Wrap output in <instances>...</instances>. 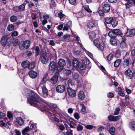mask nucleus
Wrapping results in <instances>:
<instances>
[{
    "mask_svg": "<svg viewBox=\"0 0 135 135\" xmlns=\"http://www.w3.org/2000/svg\"><path fill=\"white\" fill-rule=\"evenodd\" d=\"M67 92L68 95L72 97H74L76 95L75 91L70 88H68Z\"/></svg>",
    "mask_w": 135,
    "mask_h": 135,
    "instance_id": "obj_9",
    "label": "nucleus"
},
{
    "mask_svg": "<svg viewBox=\"0 0 135 135\" xmlns=\"http://www.w3.org/2000/svg\"><path fill=\"white\" fill-rule=\"evenodd\" d=\"M17 19V18L16 16L13 15L11 16L10 18V20L12 22H16Z\"/></svg>",
    "mask_w": 135,
    "mask_h": 135,
    "instance_id": "obj_33",
    "label": "nucleus"
},
{
    "mask_svg": "<svg viewBox=\"0 0 135 135\" xmlns=\"http://www.w3.org/2000/svg\"><path fill=\"white\" fill-rule=\"evenodd\" d=\"M58 15L59 16L61 20L62 18L65 17V15L63 14L62 12H60L59 13Z\"/></svg>",
    "mask_w": 135,
    "mask_h": 135,
    "instance_id": "obj_53",
    "label": "nucleus"
},
{
    "mask_svg": "<svg viewBox=\"0 0 135 135\" xmlns=\"http://www.w3.org/2000/svg\"><path fill=\"white\" fill-rule=\"evenodd\" d=\"M58 77V75H55L50 79L49 81L52 84H55L57 81Z\"/></svg>",
    "mask_w": 135,
    "mask_h": 135,
    "instance_id": "obj_12",
    "label": "nucleus"
},
{
    "mask_svg": "<svg viewBox=\"0 0 135 135\" xmlns=\"http://www.w3.org/2000/svg\"><path fill=\"white\" fill-rule=\"evenodd\" d=\"M82 62L84 65H87L89 64V62L88 60L86 59H84L82 60Z\"/></svg>",
    "mask_w": 135,
    "mask_h": 135,
    "instance_id": "obj_37",
    "label": "nucleus"
},
{
    "mask_svg": "<svg viewBox=\"0 0 135 135\" xmlns=\"http://www.w3.org/2000/svg\"><path fill=\"white\" fill-rule=\"evenodd\" d=\"M73 76L74 78L75 79H78L79 77L78 74L76 73H74L73 74Z\"/></svg>",
    "mask_w": 135,
    "mask_h": 135,
    "instance_id": "obj_51",
    "label": "nucleus"
},
{
    "mask_svg": "<svg viewBox=\"0 0 135 135\" xmlns=\"http://www.w3.org/2000/svg\"><path fill=\"white\" fill-rule=\"evenodd\" d=\"M39 96L35 92L32 91L30 94V97L28 98V103L32 106L37 107L38 103L37 99H39Z\"/></svg>",
    "mask_w": 135,
    "mask_h": 135,
    "instance_id": "obj_1",
    "label": "nucleus"
},
{
    "mask_svg": "<svg viewBox=\"0 0 135 135\" xmlns=\"http://www.w3.org/2000/svg\"><path fill=\"white\" fill-rule=\"evenodd\" d=\"M80 106L82 108L81 111L83 112H85L86 110V107L83 104H81Z\"/></svg>",
    "mask_w": 135,
    "mask_h": 135,
    "instance_id": "obj_47",
    "label": "nucleus"
},
{
    "mask_svg": "<svg viewBox=\"0 0 135 135\" xmlns=\"http://www.w3.org/2000/svg\"><path fill=\"white\" fill-rule=\"evenodd\" d=\"M107 96L108 98H112L114 96V95L113 93H109L107 94Z\"/></svg>",
    "mask_w": 135,
    "mask_h": 135,
    "instance_id": "obj_50",
    "label": "nucleus"
},
{
    "mask_svg": "<svg viewBox=\"0 0 135 135\" xmlns=\"http://www.w3.org/2000/svg\"><path fill=\"white\" fill-rule=\"evenodd\" d=\"M42 89V93L44 96L45 98H46L48 95L47 90L45 86L42 84H40V86L38 87V89Z\"/></svg>",
    "mask_w": 135,
    "mask_h": 135,
    "instance_id": "obj_6",
    "label": "nucleus"
},
{
    "mask_svg": "<svg viewBox=\"0 0 135 135\" xmlns=\"http://www.w3.org/2000/svg\"><path fill=\"white\" fill-rule=\"evenodd\" d=\"M89 37L92 39L94 38L95 36V34L93 32H89Z\"/></svg>",
    "mask_w": 135,
    "mask_h": 135,
    "instance_id": "obj_31",
    "label": "nucleus"
},
{
    "mask_svg": "<svg viewBox=\"0 0 135 135\" xmlns=\"http://www.w3.org/2000/svg\"><path fill=\"white\" fill-rule=\"evenodd\" d=\"M18 35V32L17 31H14L12 33V36H16Z\"/></svg>",
    "mask_w": 135,
    "mask_h": 135,
    "instance_id": "obj_52",
    "label": "nucleus"
},
{
    "mask_svg": "<svg viewBox=\"0 0 135 135\" xmlns=\"http://www.w3.org/2000/svg\"><path fill=\"white\" fill-rule=\"evenodd\" d=\"M78 68H79L81 70L85 69L86 68V66L83 64H79V66H78Z\"/></svg>",
    "mask_w": 135,
    "mask_h": 135,
    "instance_id": "obj_36",
    "label": "nucleus"
},
{
    "mask_svg": "<svg viewBox=\"0 0 135 135\" xmlns=\"http://www.w3.org/2000/svg\"><path fill=\"white\" fill-rule=\"evenodd\" d=\"M73 66L76 68H78L79 66V62L78 60H73Z\"/></svg>",
    "mask_w": 135,
    "mask_h": 135,
    "instance_id": "obj_26",
    "label": "nucleus"
},
{
    "mask_svg": "<svg viewBox=\"0 0 135 135\" xmlns=\"http://www.w3.org/2000/svg\"><path fill=\"white\" fill-rule=\"evenodd\" d=\"M120 109L119 108L117 107L116 108L114 112V114L115 115H117L119 114V112Z\"/></svg>",
    "mask_w": 135,
    "mask_h": 135,
    "instance_id": "obj_41",
    "label": "nucleus"
},
{
    "mask_svg": "<svg viewBox=\"0 0 135 135\" xmlns=\"http://www.w3.org/2000/svg\"><path fill=\"white\" fill-rule=\"evenodd\" d=\"M130 127L131 129H135V122L134 121L131 122L130 123Z\"/></svg>",
    "mask_w": 135,
    "mask_h": 135,
    "instance_id": "obj_30",
    "label": "nucleus"
},
{
    "mask_svg": "<svg viewBox=\"0 0 135 135\" xmlns=\"http://www.w3.org/2000/svg\"><path fill=\"white\" fill-rule=\"evenodd\" d=\"M7 116L9 118H11L13 116V115L10 112H8L7 113Z\"/></svg>",
    "mask_w": 135,
    "mask_h": 135,
    "instance_id": "obj_57",
    "label": "nucleus"
},
{
    "mask_svg": "<svg viewBox=\"0 0 135 135\" xmlns=\"http://www.w3.org/2000/svg\"><path fill=\"white\" fill-rule=\"evenodd\" d=\"M129 58H127L124 60L123 62V65H124V66H128L129 65Z\"/></svg>",
    "mask_w": 135,
    "mask_h": 135,
    "instance_id": "obj_27",
    "label": "nucleus"
},
{
    "mask_svg": "<svg viewBox=\"0 0 135 135\" xmlns=\"http://www.w3.org/2000/svg\"><path fill=\"white\" fill-rule=\"evenodd\" d=\"M71 71L70 70H66L64 71V73L66 75H68L71 73Z\"/></svg>",
    "mask_w": 135,
    "mask_h": 135,
    "instance_id": "obj_43",
    "label": "nucleus"
},
{
    "mask_svg": "<svg viewBox=\"0 0 135 135\" xmlns=\"http://www.w3.org/2000/svg\"><path fill=\"white\" fill-rule=\"evenodd\" d=\"M88 26L89 28H91L94 27L95 25V23L93 21H90L88 23Z\"/></svg>",
    "mask_w": 135,
    "mask_h": 135,
    "instance_id": "obj_21",
    "label": "nucleus"
},
{
    "mask_svg": "<svg viewBox=\"0 0 135 135\" xmlns=\"http://www.w3.org/2000/svg\"><path fill=\"white\" fill-rule=\"evenodd\" d=\"M6 115L4 113H3L2 112H0V118H2L4 117Z\"/></svg>",
    "mask_w": 135,
    "mask_h": 135,
    "instance_id": "obj_61",
    "label": "nucleus"
},
{
    "mask_svg": "<svg viewBox=\"0 0 135 135\" xmlns=\"http://www.w3.org/2000/svg\"><path fill=\"white\" fill-rule=\"evenodd\" d=\"M9 37L8 35H6L2 37L1 40V43L2 46L6 45L8 43Z\"/></svg>",
    "mask_w": 135,
    "mask_h": 135,
    "instance_id": "obj_7",
    "label": "nucleus"
},
{
    "mask_svg": "<svg viewBox=\"0 0 135 135\" xmlns=\"http://www.w3.org/2000/svg\"><path fill=\"white\" fill-rule=\"evenodd\" d=\"M65 65L66 62L65 60L62 59H60L57 65V70L59 71H62Z\"/></svg>",
    "mask_w": 135,
    "mask_h": 135,
    "instance_id": "obj_3",
    "label": "nucleus"
},
{
    "mask_svg": "<svg viewBox=\"0 0 135 135\" xmlns=\"http://www.w3.org/2000/svg\"><path fill=\"white\" fill-rule=\"evenodd\" d=\"M113 18L111 17H106L105 18V21L107 24H110L111 23Z\"/></svg>",
    "mask_w": 135,
    "mask_h": 135,
    "instance_id": "obj_25",
    "label": "nucleus"
},
{
    "mask_svg": "<svg viewBox=\"0 0 135 135\" xmlns=\"http://www.w3.org/2000/svg\"><path fill=\"white\" fill-rule=\"evenodd\" d=\"M93 42L95 45L98 48L100 44L99 40H96L94 41Z\"/></svg>",
    "mask_w": 135,
    "mask_h": 135,
    "instance_id": "obj_39",
    "label": "nucleus"
},
{
    "mask_svg": "<svg viewBox=\"0 0 135 135\" xmlns=\"http://www.w3.org/2000/svg\"><path fill=\"white\" fill-rule=\"evenodd\" d=\"M31 42L27 40L21 44L19 45V47L21 50L25 48L26 49L28 48L30 45Z\"/></svg>",
    "mask_w": 135,
    "mask_h": 135,
    "instance_id": "obj_4",
    "label": "nucleus"
},
{
    "mask_svg": "<svg viewBox=\"0 0 135 135\" xmlns=\"http://www.w3.org/2000/svg\"><path fill=\"white\" fill-rule=\"evenodd\" d=\"M83 129V127L81 125H79L77 127V130L78 131H82Z\"/></svg>",
    "mask_w": 135,
    "mask_h": 135,
    "instance_id": "obj_44",
    "label": "nucleus"
},
{
    "mask_svg": "<svg viewBox=\"0 0 135 135\" xmlns=\"http://www.w3.org/2000/svg\"><path fill=\"white\" fill-rule=\"evenodd\" d=\"M40 60L43 64H46L49 61L47 56L45 54H42L40 56Z\"/></svg>",
    "mask_w": 135,
    "mask_h": 135,
    "instance_id": "obj_8",
    "label": "nucleus"
},
{
    "mask_svg": "<svg viewBox=\"0 0 135 135\" xmlns=\"http://www.w3.org/2000/svg\"><path fill=\"white\" fill-rule=\"evenodd\" d=\"M66 90V86L64 85L60 84L58 85L56 88V91L59 93H62Z\"/></svg>",
    "mask_w": 135,
    "mask_h": 135,
    "instance_id": "obj_5",
    "label": "nucleus"
},
{
    "mask_svg": "<svg viewBox=\"0 0 135 135\" xmlns=\"http://www.w3.org/2000/svg\"><path fill=\"white\" fill-rule=\"evenodd\" d=\"M19 40L17 39H15L14 40L13 42V43L15 45H18L19 44Z\"/></svg>",
    "mask_w": 135,
    "mask_h": 135,
    "instance_id": "obj_46",
    "label": "nucleus"
},
{
    "mask_svg": "<svg viewBox=\"0 0 135 135\" xmlns=\"http://www.w3.org/2000/svg\"><path fill=\"white\" fill-rule=\"evenodd\" d=\"M66 25L68 27H69L71 26V21H69L67 22Z\"/></svg>",
    "mask_w": 135,
    "mask_h": 135,
    "instance_id": "obj_62",
    "label": "nucleus"
},
{
    "mask_svg": "<svg viewBox=\"0 0 135 135\" xmlns=\"http://www.w3.org/2000/svg\"><path fill=\"white\" fill-rule=\"evenodd\" d=\"M86 128L87 129H91L93 128V126L91 125H88L86 126Z\"/></svg>",
    "mask_w": 135,
    "mask_h": 135,
    "instance_id": "obj_58",
    "label": "nucleus"
},
{
    "mask_svg": "<svg viewBox=\"0 0 135 135\" xmlns=\"http://www.w3.org/2000/svg\"><path fill=\"white\" fill-rule=\"evenodd\" d=\"M121 61L120 59L116 60L114 62V65L115 67H118L120 65Z\"/></svg>",
    "mask_w": 135,
    "mask_h": 135,
    "instance_id": "obj_28",
    "label": "nucleus"
},
{
    "mask_svg": "<svg viewBox=\"0 0 135 135\" xmlns=\"http://www.w3.org/2000/svg\"><path fill=\"white\" fill-rule=\"evenodd\" d=\"M131 54L132 56H134L135 55V49H132L131 52Z\"/></svg>",
    "mask_w": 135,
    "mask_h": 135,
    "instance_id": "obj_64",
    "label": "nucleus"
},
{
    "mask_svg": "<svg viewBox=\"0 0 135 135\" xmlns=\"http://www.w3.org/2000/svg\"><path fill=\"white\" fill-rule=\"evenodd\" d=\"M35 50V53L37 55H38L39 53L40 52V49L38 47H36Z\"/></svg>",
    "mask_w": 135,
    "mask_h": 135,
    "instance_id": "obj_45",
    "label": "nucleus"
},
{
    "mask_svg": "<svg viewBox=\"0 0 135 135\" xmlns=\"http://www.w3.org/2000/svg\"><path fill=\"white\" fill-rule=\"evenodd\" d=\"M113 55L112 54H110L107 57V59L108 61H111L113 58Z\"/></svg>",
    "mask_w": 135,
    "mask_h": 135,
    "instance_id": "obj_42",
    "label": "nucleus"
},
{
    "mask_svg": "<svg viewBox=\"0 0 135 135\" xmlns=\"http://www.w3.org/2000/svg\"><path fill=\"white\" fill-rule=\"evenodd\" d=\"M47 114L48 116L49 117V118L50 119H52L53 118H52V117H54V115L51 113L49 112H48L47 113Z\"/></svg>",
    "mask_w": 135,
    "mask_h": 135,
    "instance_id": "obj_48",
    "label": "nucleus"
},
{
    "mask_svg": "<svg viewBox=\"0 0 135 135\" xmlns=\"http://www.w3.org/2000/svg\"><path fill=\"white\" fill-rule=\"evenodd\" d=\"M69 3L72 4H74L76 2V0H68Z\"/></svg>",
    "mask_w": 135,
    "mask_h": 135,
    "instance_id": "obj_56",
    "label": "nucleus"
},
{
    "mask_svg": "<svg viewBox=\"0 0 135 135\" xmlns=\"http://www.w3.org/2000/svg\"><path fill=\"white\" fill-rule=\"evenodd\" d=\"M26 3H24L18 7L19 10L20 11H23L25 10Z\"/></svg>",
    "mask_w": 135,
    "mask_h": 135,
    "instance_id": "obj_19",
    "label": "nucleus"
},
{
    "mask_svg": "<svg viewBox=\"0 0 135 135\" xmlns=\"http://www.w3.org/2000/svg\"><path fill=\"white\" fill-rule=\"evenodd\" d=\"M110 43L112 45H117V42L116 40L114 38H111L110 41Z\"/></svg>",
    "mask_w": 135,
    "mask_h": 135,
    "instance_id": "obj_24",
    "label": "nucleus"
},
{
    "mask_svg": "<svg viewBox=\"0 0 135 135\" xmlns=\"http://www.w3.org/2000/svg\"><path fill=\"white\" fill-rule=\"evenodd\" d=\"M49 44L50 45L52 46H54L55 45V44L52 40H50V41Z\"/></svg>",
    "mask_w": 135,
    "mask_h": 135,
    "instance_id": "obj_59",
    "label": "nucleus"
},
{
    "mask_svg": "<svg viewBox=\"0 0 135 135\" xmlns=\"http://www.w3.org/2000/svg\"><path fill=\"white\" fill-rule=\"evenodd\" d=\"M29 62L28 61H26L22 62V66L24 68H26L28 66Z\"/></svg>",
    "mask_w": 135,
    "mask_h": 135,
    "instance_id": "obj_22",
    "label": "nucleus"
},
{
    "mask_svg": "<svg viewBox=\"0 0 135 135\" xmlns=\"http://www.w3.org/2000/svg\"><path fill=\"white\" fill-rule=\"evenodd\" d=\"M110 23L112 25V26L114 27L117 25L118 21L115 19H113Z\"/></svg>",
    "mask_w": 135,
    "mask_h": 135,
    "instance_id": "obj_23",
    "label": "nucleus"
},
{
    "mask_svg": "<svg viewBox=\"0 0 135 135\" xmlns=\"http://www.w3.org/2000/svg\"><path fill=\"white\" fill-rule=\"evenodd\" d=\"M85 10L88 12H92L89 9L88 6H85Z\"/></svg>",
    "mask_w": 135,
    "mask_h": 135,
    "instance_id": "obj_63",
    "label": "nucleus"
},
{
    "mask_svg": "<svg viewBox=\"0 0 135 135\" xmlns=\"http://www.w3.org/2000/svg\"><path fill=\"white\" fill-rule=\"evenodd\" d=\"M110 9L109 5L108 4L105 3L103 6V10L104 12H109Z\"/></svg>",
    "mask_w": 135,
    "mask_h": 135,
    "instance_id": "obj_13",
    "label": "nucleus"
},
{
    "mask_svg": "<svg viewBox=\"0 0 135 135\" xmlns=\"http://www.w3.org/2000/svg\"><path fill=\"white\" fill-rule=\"evenodd\" d=\"M103 11L102 10H100L98 11V13L100 16H103L104 15V13L103 12Z\"/></svg>",
    "mask_w": 135,
    "mask_h": 135,
    "instance_id": "obj_60",
    "label": "nucleus"
},
{
    "mask_svg": "<svg viewBox=\"0 0 135 135\" xmlns=\"http://www.w3.org/2000/svg\"><path fill=\"white\" fill-rule=\"evenodd\" d=\"M108 35L111 38H113L115 37L117 35L122 36L123 33L120 30L117 29L110 31L109 32Z\"/></svg>",
    "mask_w": 135,
    "mask_h": 135,
    "instance_id": "obj_2",
    "label": "nucleus"
},
{
    "mask_svg": "<svg viewBox=\"0 0 135 135\" xmlns=\"http://www.w3.org/2000/svg\"><path fill=\"white\" fill-rule=\"evenodd\" d=\"M125 74L127 77H129L130 79H131L133 77V73L130 70H127L125 72Z\"/></svg>",
    "mask_w": 135,
    "mask_h": 135,
    "instance_id": "obj_14",
    "label": "nucleus"
},
{
    "mask_svg": "<svg viewBox=\"0 0 135 135\" xmlns=\"http://www.w3.org/2000/svg\"><path fill=\"white\" fill-rule=\"evenodd\" d=\"M17 122L19 125L21 126L24 124V121L22 119L21 117H19L16 119Z\"/></svg>",
    "mask_w": 135,
    "mask_h": 135,
    "instance_id": "obj_20",
    "label": "nucleus"
},
{
    "mask_svg": "<svg viewBox=\"0 0 135 135\" xmlns=\"http://www.w3.org/2000/svg\"><path fill=\"white\" fill-rule=\"evenodd\" d=\"M56 68V63L53 61L51 62L49 65V69L51 71H53L55 70Z\"/></svg>",
    "mask_w": 135,
    "mask_h": 135,
    "instance_id": "obj_15",
    "label": "nucleus"
},
{
    "mask_svg": "<svg viewBox=\"0 0 135 135\" xmlns=\"http://www.w3.org/2000/svg\"><path fill=\"white\" fill-rule=\"evenodd\" d=\"M72 130L71 129L68 130L66 133L67 135H73L72 134Z\"/></svg>",
    "mask_w": 135,
    "mask_h": 135,
    "instance_id": "obj_49",
    "label": "nucleus"
},
{
    "mask_svg": "<svg viewBox=\"0 0 135 135\" xmlns=\"http://www.w3.org/2000/svg\"><path fill=\"white\" fill-rule=\"evenodd\" d=\"M115 131V128L113 127H112L109 130V132L112 135H114V134Z\"/></svg>",
    "mask_w": 135,
    "mask_h": 135,
    "instance_id": "obj_40",
    "label": "nucleus"
},
{
    "mask_svg": "<svg viewBox=\"0 0 135 135\" xmlns=\"http://www.w3.org/2000/svg\"><path fill=\"white\" fill-rule=\"evenodd\" d=\"M30 130V128L29 127H27L22 131V133L23 134L27 132Z\"/></svg>",
    "mask_w": 135,
    "mask_h": 135,
    "instance_id": "obj_38",
    "label": "nucleus"
},
{
    "mask_svg": "<svg viewBox=\"0 0 135 135\" xmlns=\"http://www.w3.org/2000/svg\"><path fill=\"white\" fill-rule=\"evenodd\" d=\"M35 62H31L30 64H29L28 68L30 69H33L35 66Z\"/></svg>",
    "mask_w": 135,
    "mask_h": 135,
    "instance_id": "obj_34",
    "label": "nucleus"
},
{
    "mask_svg": "<svg viewBox=\"0 0 135 135\" xmlns=\"http://www.w3.org/2000/svg\"><path fill=\"white\" fill-rule=\"evenodd\" d=\"M120 118V116H118L114 117L112 115L108 116V118L109 120L110 121L116 122Z\"/></svg>",
    "mask_w": 135,
    "mask_h": 135,
    "instance_id": "obj_11",
    "label": "nucleus"
},
{
    "mask_svg": "<svg viewBox=\"0 0 135 135\" xmlns=\"http://www.w3.org/2000/svg\"><path fill=\"white\" fill-rule=\"evenodd\" d=\"M78 97L79 100H83L85 98V95L84 92L81 91H79L78 94Z\"/></svg>",
    "mask_w": 135,
    "mask_h": 135,
    "instance_id": "obj_16",
    "label": "nucleus"
},
{
    "mask_svg": "<svg viewBox=\"0 0 135 135\" xmlns=\"http://www.w3.org/2000/svg\"><path fill=\"white\" fill-rule=\"evenodd\" d=\"M74 116L75 118L77 120H78L80 118V116L79 114L77 113H75L74 114Z\"/></svg>",
    "mask_w": 135,
    "mask_h": 135,
    "instance_id": "obj_54",
    "label": "nucleus"
},
{
    "mask_svg": "<svg viewBox=\"0 0 135 135\" xmlns=\"http://www.w3.org/2000/svg\"><path fill=\"white\" fill-rule=\"evenodd\" d=\"M29 75L30 77L32 78H35L37 76L36 72L33 70H31L29 72Z\"/></svg>",
    "mask_w": 135,
    "mask_h": 135,
    "instance_id": "obj_17",
    "label": "nucleus"
},
{
    "mask_svg": "<svg viewBox=\"0 0 135 135\" xmlns=\"http://www.w3.org/2000/svg\"><path fill=\"white\" fill-rule=\"evenodd\" d=\"M135 34V30H134L129 29H128L127 32L126 33V35L127 36H132Z\"/></svg>",
    "mask_w": 135,
    "mask_h": 135,
    "instance_id": "obj_10",
    "label": "nucleus"
},
{
    "mask_svg": "<svg viewBox=\"0 0 135 135\" xmlns=\"http://www.w3.org/2000/svg\"><path fill=\"white\" fill-rule=\"evenodd\" d=\"M47 80V77L46 75H45L42 79L41 84H43L45 83Z\"/></svg>",
    "mask_w": 135,
    "mask_h": 135,
    "instance_id": "obj_32",
    "label": "nucleus"
},
{
    "mask_svg": "<svg viewBox=\"0 0 135 135\" xmlns=\"http://www.w3.org/2000/svg\"><path fill=\"white\" fill-rule=\"evenodd\" d=\"M104 45L103 44H102L100 45L99 44V47L98 48H99V49H100L101 50H103L104 48Z\"/></svg>",
    "mask_w": 135,
    "mask_h": 135,
    "instance_id": "obj_55",
    "label": "nucleus"
},
{
    "mask_svg": "<svg viewBox=\"0 0 135 135\" xmlns=\"http://www.w3.org/2000/svg\"><path fill=\"white\" fill-rule=\"evenodd\" d=\"M126 38L125 37L122 38V41L120 44V46L122 48H125L126 46V44L125 42Z\"/></svg>",
    "mask_w": 135,
    "mask_h": 135,
    "instance_id": "obj_18",
    "label": "nucleus"
},
{
    "mask_svg": "<svg viewBox=\"0 0 135 135\" xmlns=\"http://www.w3.org/2000/svg\"><path fill=\"white\" fill-rule=\"evenodd\" d=\"M15 26L12 24L9 25L7 27V29L9 31H11L14 29Z\"/></svg>",
    "mask_w": 135,
    "mask_h": 135,
    "instance_id": "obj_29",
    "label": "nucleus"
},
{
    "mask_svg": "<svg viewBox=\"0 0 135 135\" xmlns=\"http://www.w3.org/2000/svg\"><path fill=\"white\" fill-rule=\"evenodd\" d=\"M70 36L68 34H65L63 36V38L62 40L64 41H68V36Z\"/></svg>",
    "mask_w": 135,
    "mask_h": 135,
    "instance_id": "obj_35",
    "label": "nucleus"
}]
</instances>
